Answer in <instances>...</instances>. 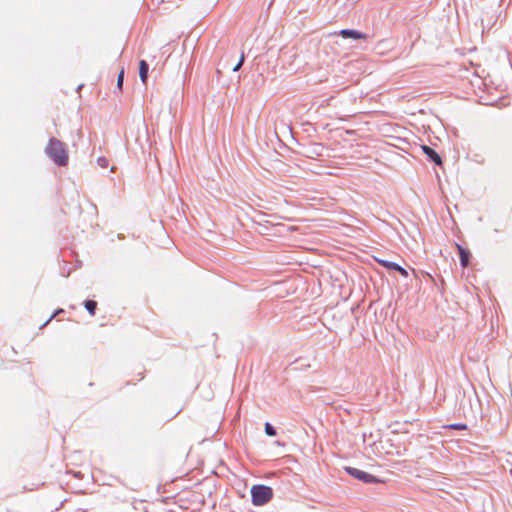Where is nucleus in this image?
<instances>
[{
  "instance_id": "8",
  "label": "nucleus",
  "mask_w": 512,
  "mask_h": 512,
  "mask_svg": "<svg viewBox=\"0 0 512 512\" xmlns=\"http://www.w3.org/2000/svg\"><path fill=\"white\" fill-rule=\"evenodd\" d=\"M457 247L459 252L460 263L463 267H467L471 257L470 251L468 249L463 248L460 245H457Z\"/></svg>"
},
{
  "instance_id": "11",
  "label": "nucleus",
  "mask_w": 512,
  "mask_h": 512,
  "mask_svg": "<svg viewBox=\"0 0 512 512\" xmlns=\"http://www.w3.org/2000/svg\"><path fill=\"white\" fill-rule=\"evenodd\" d=\"M265 433L268 436H275L277 434L275 427L269 422L265 423Z\"/></svg>"
},
{
  "instance_id": "14",
  "label": "nucleus",
  "mask_w": 512,
  "mask_h": 512,
  "mask_svg": "<svg viewBox=\"0 0 512 512\" xmlns=\"http://www.w3.org/2000/svg\"><path fill=\"white\" fill-rule=\"evenodd\" d=\"M244 60H245V56H244V53L242 52L238 63L232 69L233 72H237L238 70H240V68L242 67V65L244 63Z\"/></svg>"
},
{
  "instance_id": "13",
  "label": "nucleus",
  "mask_w": 512,
  "mask_h": 512,
  "mask_svg": "<svg viewBox=\"0 0 512 512\" xmlns=\"http://www.w3.org/2000/svg\"><path fill=\"white\" fill-rule=\"evenodd\" d=\"M63 309H57L42 325L40 328L45 327L52 319H54L58 314L62 313Z\"/></svg>"
},
{
  "instance_id": "6",
  "label": "nucleus",
  "mask_w": 512,
  "mask_h": 512,
  "mask_svg": "<svg viewBox=\"0 0 512 512\" xmlns=\"http://www.w3.org/2000/svg\"><path fill=\"white\" fill-rule=\"evenodd\" d=\"M421 149L423 153L428 157V159L435 165L439 166L442 164L441 156L433 148L427 145H422Z\"/></svg>"
},
{
  "instance_id": "7",
  "label": "nucleus",
  "mask_w": 512,
  "mask_h": 512,
  "mask_svg": "<svg viewBox=\"0 0 512 512\" xmlns=\"http://www.w3.org/2000/svg\"><path fill=\"white\" fill-rule=\"evenodd\" d=\"M149 73V64L145 60L139 62V77L143 84L147 83Z\"/></svg>"
},
{
  "instance_id": "5",
  "label": "nucleus",
  "mask_w": 512,
  "mask_h": 512,
  "mask_svg": "<svg viewBox=\"0 0 512 512\" xmlns=\"http://www.w3.org/2000/svg\"><path fill=\"white\" fill-rule=\"evenodd\" d=\"M377 262L381 266H383V267H385L387 269L399 272L404 277L408 276L407 270L405 268H403L401 265H399L398 263H396V262H392V261H388V260H384V259H377Z\"/></svg>"
},
{
  "instance_id": "2",
  "label": "nucleus",
  "mask_w": 512,
  "mask_h": 512,
  "mask_svg": "<svg viewBox=\"0 0 512 512\" xmlns=\"http://www.w3.org/2000/svg\"><path fill=\"white\" fill-rule=\"evenodd\" d=\"M273 497V489L270 486L256 484L251 488V501L255 506L267 504Z\"/></svg>"
},
{
  "instance_id": "10",
  "label": "nucleus",
  "mask_w": 512,
  "mask_h": 512,
  "mask_svg": "<svg viewBox=\"0 0 512 512\" xmlns=\"http://www.w3.org/2000/svg\"><path fill=\"white\" fill-rule=\"evenodd\" d=\"M444 429H453V430H465L467 429V425L465 423H452L443 426Z\"/></svg>"
},
{
  "instance_id": "1",
  "label": "nucleus",
  "mask_w": 512,
  "mask_h": 512,
  "mask_svg": "<svg viewBox=\"0 0 512 512\" xmlns=\"http://www.w3.org/2000/svg\"><path fill=\"white\" fill-rule=\"evenodd\" d=\"M45 153L58 166H66L68 163V154L64 144L56 138H50Z\"/></svg>"
},
{
  "instance_id": "3",
  "label": "nucleus",
  "mask_w": 512,
  "mask_h": 512,
  "mask_svg": "<svg viewBox=\"0 0 512 512\" xmlns=\"http://www.w3.org/2000/svg\"><path fill=\"white\" fill-rule=\"evenodd\" d=\"M344 470L353 478L364 483L373 484L381 482V480L378 479L376 476L355 467L346 466L344 467Z\"/></svg>"
},
{
  "instance_id": "9",
  "label": "nucleus",
  "mask_w": 512,
  "mask_h": 512,
  "mask_svg": "<svg viewBox=\"0 0 512 512\" xmlns=\"http://www.w3.org/2000/svg\"><path fill=\"white\" fill-rule=\"evenodd\" d=\"M83 304H84V307L87 310V312L91 316H94L96 313V309H97V302L94 300L88 299V300H85Z\"/></svg>"
},
{
  "instance_id": "12",
  "label": "nucleus",
  "mask_w": 512,
  "mask_h": 512,
  "mask_svg": "<svg viewBox=\"0 0 512 512\" xmlns=\"http://www.w3.org/2000/svg\"><path fill=\"white\" fill-rule=\"evenodd\" d=\"M123 81H124V69L122 68V69H121V71L119 72L118 76H117V84H116V87H117L119 90H122Z\"/></svg>"
},
{
  "instance_id": "4",
  "label": "nucleus",
  "mask_w": 512,
  "mask_h": 512,
  "mask_svg": "<svg viewBox=\"0 0 512 512\" xmlns=\"http://www.w3.org/2000/svg\"><path fill=\"white\" fill-rule=\"evenodd\" d=\"M338 35L345 39H353V40H360V39H367L368 35L365 33H362L355 29H342L338 32Z\"/></svg>"
},
{
  "instance_id": "15",
  "label": "nucleus",
  "mask_w": 512,
  "mask_h": 512,
  "mask_svg": "<svg viewBox=\"0 0 512 512\" xmlns=\"http://www.w3.org/2000/svg\"><path fill=\"white\" fill-rule=\"evenodd\" d=\"M97 163L102 168H106L108 166V164H109L107 158H105V157H99L97 159Z\"/></svg>"
}]
</instances>
